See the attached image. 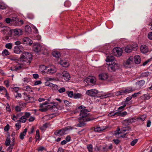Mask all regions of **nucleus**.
Here are the masks:
<instances>
[{"label":"nucleus","mask_w":152,"mask_h":152,"mask_svg":"<svg viewBox=\"0 0 152 152\" xmlns=\"http://www.w3.org/2000/svg\"><path fill=\"white\" fill-rule=\"evenodd\" d=\"M20 120L17 121L19 122H21L22 123H25L26 120V118L24 115L21 117L20 118Z\"/></svg>","instance_id":"nucleus-35"},{"label":"nucleus","mask_w":152,"mask_h":152,"mask_svg":"<svg viewBox=\"0 0 152 152\" xmlns=\"http://www.w3.org/2000/svg\"><path fill=\"white\" fill-rule=\"evenodd\" d=\"M10 138H7L5 143V145L6 146H9L10 144Z\"/></svg>","instance_id":"nucleus-41"},{"label":"nucleus","mask_w":152,"mask_h":152,"mask_svg":"<svg viewBox=\"0 0 152 152\" xmlns=\"http://www.w3.org/2000/svg\"><path fill=\"white\" fill-rule=\"evenodd\" d=\"M51 87H52L55 90H57L58 88V86L56 85H54L53 84V86H52Z\"/></svg>","instance_id":"nucleus-62"},{"label":"nucleus","mask_w":152,"mask_h":152,"mask_svg":"<svg viewBox=\"0 0 152 152\" xmlns=\"http://www.w3.org/2000/svg\"><path fill=\"white\" fill-rule=\"evenodd\" d=\"M145 81L143 80H141L139 81L136 83V85L137 87L139 88H140L145 84Z\"/></svg>","instance_id":"nucleus-22"},{"label":"nucleus","mask_w":152,"mask_h":152,"mask_svg":"<svg viewBox=\"0 0 152 152\" xmlns=\"http://www.w3.org/2000/svg\"><path fill=\"white\" fill-rule=\"evenodd\" d=\"M81 96V94L79 93L75 94L73 95V97L75 99L79 98H80Z\"/></svg>","instance_id":"nucleus-42"},{"label":"nucleus","mask_w":152,"mask_h":152,"mask_svg":"<svg viewBox=\"0 0 152 152\" xmlns=\"http://www.w3.org/2000/svg\"><path fill=\"white\" fill-rule=\"evenodd\" d=\"M66 93L67 94L69 97H72L73 96V93L72 91H68L66 92Z\"/></svg>","instance_id":"nucleus-44"},{"label":"nucleus","mask_w":152,"mask_h":152,"mask_svg":"<svg viewBox=\"0 0 152 152\" xmlns=\"http://www.w3.org/2000/svg\"><path fill=\"white\" fill-rule=\"evenodd\" d=\"M14 52L16 54H20L22 51L20 50V48L18 46H15L13 50Z\"/></svg>","instance_id":"nucleus-25"},{"label":"nucleus","mask_w":152,"mask_h":152,"mask_svg":"<svg viewBox=\"0 0 152 152\" xmlns=\"http://www.w3.org/2000/svg\"><path fill=\"white\" fill-rule=\"evenodd\" d=\"M58 74L60 77L68 81L70 79V76L69 73L66 71H63L61 73H59Z\"/></svg>","instance_id":"nucleus-6"},{"label":"nucleus","mask_w":152,"mask_h":152,"mask_svg":"<svg viewBox=\"0 0 152 152\" xmlns=\"http://www.w3.org/2000/svg\"><path fill=\"white\" fill-rule=\"evenodd\" d=\"M56 69L54 66L50 67H48L47 73L53 74L56 72Z\"/></svg>","instance_id":"nucleus-12"},{"label":"nucleus","mask_w":152,"mask_h":152,"mask_svg":"<svg viewBox=\"0 0 152 152\" xmlns=\"http://www.w3.org/2000/svg\"><path fill=\"white\" fill-rule=\"evenodd\" d=\"M93 119H82V118H79L78 121L79 123L77 124V126L79 127L85 126L86 124L85 123L86 121H88L92 120Z\"/></svg>","instance_id":"nucleus-5"},{"label":"nucleus","mask_w":152,"mask_h":152,"mask_svg":"<svg viewBox=\"0 0 152 152\" xmlns=\"http://www.w3.org/2000/svg\"><path fill=\"white\" fill-rule=\"evenodd\" d=\"M134 57L133 56H131L127 60L126 62V64L127 65H129L133 62Z\"/></svg>","instance_id":"nucleus-28"},{"label":"nucleus","mask_w":152,"mask_h":152,"mask_svg":"<svg viewBox=\"0 0 152 152\" xmlns=\"http://www.w3.org/2000/svg\"><path fill=\"white\" fill-rule=\"evenodd\" d=\"M36 133V134L35 137V138H36V141H37V140L38 139H39L40 137L39 131V130H37Z\"/></svg>","instance_id":"nucleus-43"},{"label":"nucleus","mask_w":152,"mask_h":152,"mask_svg":"<svg viewBox=\"0 0 152 152\" xmlns=\"http://www.w3.org/2000/svg\"><path fill=\"white\" fill-rule=\"evenodd\" d=\"M15 35H20L22 34V30L20 29H15L13 30Z\"/></svg>","instance_id":"nucleus-21"},{"label":"nucleus","mask_w":152,"mask_h":152,"mask_svg":"<svg viewBox=\"0 0 152 152\" xmlns=\"http://www.w3.org/2000/svg\"><path fill=\"white\" fill-rule=\"evenodd\" d=\"M115 94L116 95H119L123 94V91L121 90L118 92H116Z\"/></svg>","instance_id":"nucleus-63"},{"label":"nucleus","mask_w":152,"mask_h":152,"mask_svg":"<svg viewBox=\"0 0 152 152\" xmlns=\"http://www.w3.org/2000/svg\"><path fill=\"white\" fill-rule=\"evenodd\" d=\"M115 59L113 55H110L107 56L106 61L107 62H110L113 61Z\"/></svg>","instance_id":"nucleus-23"},{"label":"nucleus","mask_w":152,"mask_h":152,"mask_svg":"<svg viewBox=\"0 0 152 152\" xmlns=\"http://www.w3.org/2000/svg\"><path fill=\"white\" fill-rule=\"evenodd\" d=\"M138 48V46L137 45L134 46L129 45L127 46L125 48V50L126 52L127 53H130L132 51L136 50Z\"/></svg>","instance_id":"nucleus-7"},{"label":"nucleus","mask_w":152,"mask_h":152,"mask_svg":"<svg viewBox=\"0 0 152 152\" xmlns=\"http://www.w3.org/2000/svg\"><path fill=\"white\" fill-rule=\"evenodd\" d=\"M53 56L56 58H58L61 56V54L59 52L56 51H53L52 53Z\"/></svg>","instance_id":"nucleus-27"},{"label":"nucleus","mask_w":152,"mask_h":152,"mask_svg":"<svg viewBox=\"0 0 152 152\" xmlns=\"http://www.w3.org/2000/svg\"><path fill=\"white\" fill-rule=\"evenodd\" d=\"M12 23L16 25H18L19 23V20L17 17H12Z\"/></svg>","instance_id":"nucleus-18"},{"label":"nucleus","mask_w":152,"mask_h":152,"mask_svg":"<svg viewBox=\"0 0 152 152\" xmlns=\"http://www.w3.org/2000/svg\"><path fill=\"white\" fill-rule=\"evenodd\" d=\"M107 126H105L101 127H97L94 128V130L95 132H99L103 131L108 128Z\"/></svg>","instance_id":"nucleus-15"},{"label":"nucleus","mask_w":152,"mask_h":152,"mask_svg":"<svg viewBox=\"0 0 152 152\" xmlns=\"http://www.w3.org/2000/svg\"><path fill=\"white\" fill-rule=\"evenodd\" d=\"M129 120L130 124H131L132 123L134 122L135 121H136V117H134L130 119H129Z\"/></svg>","instance_id":"nucleus-49"},{"label":"nucleus","mask_w":152,"mask_h":152,"mask_svg":"<svg viewBox=\"0 0 152 152\" xmlns=\"http://www.w3.org/2000/svg\"><path fill=\"white\" fill-rule=\"evenodd\" d=\"M30 113L28 112H26L25 115H24L26 118H28L30 115Z\"/></svg>","instance_id":"nucleus-59"},{"label":"nucleus","mask_w":152,"mask_h":152,"mask_svg":"<svg viewBox=\"0 0 152 152\" xmlns=\"http://www.w3.org/2000/svg\"><path fill=\"white\" fill-rule=\"evenodd\" d=\"M131 130L129 126L123 128L122 129V131L123 132H126V131Z\"/></svg>","instance_id":"nucleus-54"},{"label":"nucleus","mask_w":152,"mask_h":152,"mask_svg":"<svg viewBox=\"0 0 152 152\" xmlns=\"http://www.w3.org/2000/svg\"><path fill=\"white\" fill-rule=\"evenodd\" d=\"M72 129V128L70 126H68L62 129L56 130L54 132V134L56 136H61L64 134H65V132L67 130Z\"/></svg>","instance_id":"nucleus-3"},{"label":"nucleus","mask_w":152,"mask_h":152,"mask_svg":"<svg viewBox=\"0 0 152 152\" xmlns=\"http://www.w3.org/2000/svg\"><path fill=\"white\" fill-rule=\"evenodd\" d=\"M113 52L115 54V56H121L122 53L123 51L120 48H114L113 50Z\"/></svg>","instance_id":"nucleus-9"},{"label":"nucleus","mask_w":152,"mask_h":152,"mask_svg":"<svg viewBox=\"0 0 152 152\" xmlns=\"http://www.w3.org/2000/svg\"><path fill=\"white\" fill-rule=\"evenodd\" d=\"M60 64L64 67H66L68 65V63L65 61H60Z\"/></svg>","instance_id":"nucleus-31"},{"label":"nucleus","mask_w":152,"mask_h":152,"mask_svg":"<svg viewBox=\"0 0 152 152\" xmlns=\"http://www.w3.org/2000/svg\"><path fill=\"white\" fill-rule=\"evenodd\" d=\"M108 77V75L106 73H102L99 75V79L101 80H106Z\"/></svg>","instance_id":"nucleus-14"},{"label":"nucleus","mask_w":152,"mask_h":152,"mask_svg":"<svg viewBox=\"0 0 152 152\" xmlns=\"http://www.w3.org/2000/svg\"><path fill=\"white\" fill-rule=\"evenodd\" d=\"M120 65L117 63L114 62L111 64H109L107 68L110 72H115L120 68Z\"/></svg>","instance_id":"nucleus-2"},{"label":"nucleus","mask_w":152,"mask_h":152,"mask_svg":"<svg viewBox=\"0 0 152 152\" xmlns=\"http://www.w3.org/2000/svg\"><path fill=\"white\" fill-rule=\"evenodd\" d=\"M148 38L150 39H152V32L150 33L148 35Z\"/></svg>","instance_id":"nucleus-64"},{"label":"nucleus","mask_w":152,"mask_h":152,"mask_svg":"<svg viewBox=\"0 0 152 152\" xmlns=\"http://www.w3.org/2000/svg\"><path fill=\"white\" fill-rule=\"evenodd\" d=\"M16 128L17 129V130H18L20 127V123L19 122H18L15 125Z\"/></svg>","instance_id":"nucleus-56"},{"label":"nucleus","mask_w":152,"mask_h":152,"mask_svg":"<svg viewBox=\"0 0 152 152\" xmlns=\"http://www.w3.org/2000/svg\"><path fill=\"white\" fill-rule=\"evenodd\" d=\"M5 47L8 49H11L12 48V43H7L5 45Z\"/></svg>","instance_id":"nucleus-45"},{"label":"nucleus","mask_w":152,"mask_h":152,"mask_svg":"<svg viewBox=\"0 0 152 152\" xmlns=\"http://www.w3.org/2000/svg\"><path fill=\"white\" fill-rule=\"evenodd\" d=\"M88 81H90V83L93 84L95 83L96 80L95 78H88Z\"/></svg>","instance_id":"nucleus-48"},{"label":"nucleus","mask_w":152,"mask_h":152,"mask_svg":"<svg viewBox=\"0 0 152 152\" xmlns=\"http://www.w3.org/2000/svg\"><path fill=\"white\" fill-rule=\"evenodd\" d=\"M5 21L7 23H9L10 22L12 23V19H10L9 18H7L5 19Z\"/></svg>","instance_id":"nucleus-60"},{"label":"nucleus","mask_w":152,"mask_h":152,"mask_svg":"<svg viewBox=\"0 0 152 152\" xmlns=\"http://www.w3.org/2000/svg\"><path fill=\"white\" fill-rule=\"evenodd\" d=\"M122 123L124 126H127L130 124L129 120V119H127L124 120L122 122Z\"/></svg>","instance_id":"nucleus-30"},{"label":"nucleus","mask_w":152,"mask_h":152,"mask_svg":"<svg viewBox=\"0 0 152 152\" xmlns=\"http://www.w3.org/2000/svg\"><path fill=\"white\" fill-rule=\"evenodd\" d=\"M48 67L46 66L42 65L40 66L39 70L40 72L45 73H47V72Z\"/></svg>","instance_id":"nucleus-16"},{"label":"nucleus","mask_w":152,"mask_h":152,"mask_svg":"<svg viewBox=\"0 0 152 152\" xmlns=\"http://www.w3.org/2000/svg\"><path fill=\"white\" fill-rule=\"evenodd\" d=\"M65 91V88L64 87H62V88H60L59 90H58V92L60 93H62L64 92Z\"/></svg>","instance_id":"nucleus-55"},{"label":"nucleus","mask_w":152,"mask_h":152,"mask_svg":"<svg viewBox=\"0 0 152 152\" xmlns=\"http://www.w3.org/2000/svg\"><path fill=\"white\" fill-rule=\"evenodd\" d=\"M24 88L26 89V91L32 92V90L31 89L29 86H27L24 87Z\"/></svg>","instance_id":"nucleus-52"},{"label":"nucleus","mask_w":152,"mask_h":152,"mask_svg":"<svg viewBox=\"0 0 152 152\" xmlns=\"http://www.w3.org/2000/svg\"><path fill=\"white\" fill-rule=\"evenodd\" d=\"M15 110L17 112H20L21 110V107L18 106H16L15 107Z\"/></svg>","instance_id":"nucleus-57"},{"label":"nucleus","mask_w":152,"mask_h":152,"mask_svg":"<svg viewBox=\"0 0 152 152\" xmlns=\"http://www.w3.org/2000/svg\"><path fill=\"white\" fill-rule=\"evenodd\" d=\"M87 148H88L89 152H93V146L91 144H90L87 145Z\"/></svg>","instance_id":"nucleus-39"},{"label":"nucleus","mask_w":152,"mask_h":152,"mask_svg":"<svg viewBox=\"0 0 152 152\" xmlns=\"http://www.w3.org/2000/svg\"><path fill=\"white\" fill-rule=\"evenodd\" d=\"M146 117V116L145 115H141L138 117H136L137 121H144L145 120Z\"/></svg>","instance_id":"nucleus-19"},{"label":"nucleus","mask_w":152,"mask_h":152,"mask_svg":"<svg viewBox=\"0 0 152 152\" xmlns=\"http://www.w3.org/2000/svg\"><path fill=\"white\" fill-rule=\"evenodd\" d=\"M2 55L4 56H7L9 55L10 53H9L8 51L6 49H5L2 51Z\"/></svg>","instance_id":"nucleus-40"},{"label":"nucleus","mask_w":152,"mask_h":152,"mask_svg":"<svg viewBox=\"0 0 152 152\" xmlns=\"http://www.w3.org/2000/svg\"><path fill=\"white\" fill-rule=\"evenodd\" d=\"M124 102H122L121 104H123V105L119 107L118 108V110L122 109L126 107V103H124Z\"/></svg>","instance_id":"nucleus-58"},{"label":"nucleus","mask_w":152,"mask_h":152,"mask_svg":"<svg viewBox=\"0 0 152 152\" xmlns=\"http://www.w3.org/2000/svg\"><path fill=\"white\" fill-rule=\"evenodd\" d=\"M127 114V112L126 111H124L122 113H120L118 112V116H123Z\"/></svg>","instance_id":"nucleus-46"},{"label":"nucleus","mask_w":152,"mask_h":152,"mask_svg":"<svg viewBox=\"0 0 152 152\" xmlns=\"http://www.w3.org/2000/svg\"><path fill=\"white\" fill-rule=\"evenodd\" d=\"M30 40V39L29 38L27 37H25L23 39V43L24 44H27Z\"/></svg>","instance_id":"nucleus-32"},{"label":"nucleus","mask_w":152,"mask_h":152,"mask_svg":"<svg viewBox=\"0 0 152 152\" xmlns=\"http://www.w3.org/2000/svg\"><path fill=\"white\" fill-rule=\"evenodd\" d=\"M32 55L28 52L23 53L20 57V61L25 62V64H29L32 60Z\"/></svg>","instance_id":"nucleus-1"},{"label":"nucleus","mask_w":152,"mask_h":152,"mask_svg":"<svg viewBox=\"0 0 152 152\" xmlns=\"http://www.w3.org/2000/svg\"><path fill=\"white\" fill-rule=\"evenodd\" d=\"M118 112L113 113V112H111L109 113L108 116L110 117L114 116L116 115H118Z\"/></svg>","instance_id":"nucleus-53"},{"label":"nucleus","mask_w":152,"mask_h":152,"mask_svg":"<svg viewBox=\"0 0 152 152\" xmlns=\"http://www.w3.org/2000/svg\"><path fill=\"white\" fill-rule=\"evenodd\" d=\"M21 68V66L20 64H18L16 66L12 67L11 70L12 71H18L20 70Z\"/></svg>","instance_id":"nucleus-17"},{"label":"nucleus","mask_w":152,"mask_h":152,"mask_svg":"<svg viewBox=\"0 0 152 152\" xmlns=\"http://www.w3.org/2000/svg\"><path fill=\"white\" fill-rule=\"evenodd\" d=\"M9 31H10V28L8 27H6L5 28H4L1 31V32L3 34H6Z\"/></svg>","instance_id":"nucleus-36"},{"label":"nucleus","mask_w":152,"mask_h":152,"mask_svg":"<svg viewBox=\"0 0 152 152\" xmlns=\"http://www.w3.org/2000/svg\"><path fill=\"white\" fill-rule=\"evenodd\" d=\"M27 131V129L26 128L24 130L23 132L20 133V137L21 139L23 140L24 138V136L26 135V134Z\"/></svg>","instance_id":"nucleus-26"},{"label":"nucleus","mask_w":152,"mask_h":152,"mask_svg":"<svg viewBox=\"0 0 152 152\" xmlns=\"http://www.w3.org/2000/svg\"><path fill=\"white\" fill-rule=\"evenodd\" d=\"M140 50L141 52L143 53H147L148 51V48L145 45H142L141 46Z\"/></svg>","instance_id":"nucleus-13"},{"label":"nucleus","mask_w":152,"mask_h":152,"mask_svg":"<svg viewBox=\"0 0 152 152\" xmlns=\"http://www.w3.org/2000/svg\"><path fill=\"white\" fill-rule=\"evenodd\" d=\"M14 145V144H10V146L8 147V148L7 149V150L8 152H11Z\"/></svg>","instance_id":"nucleus-47"},{"label":"nucleus","mask_w":152,"mask_h":152,"mask_svg":"<svg viewBox=\"0 0 152 152\" xmlns=\"http://www.w3.org/2000/svg\"><path fill=\"white\" fill-rule=\"evenodd\" d=\"M49 106L50 105H48L46 106L45 108H41L39 109V110L42 112H45L47 111L48 110L50 109Z\"/></svg>","instance_id":"nucleus-33"},{"label":"nucleus","mask_w":152,"mask_h":152,"mask_svg":"<svg viewBox=\"0 0 152 152\" xmlns=\"http://www.w3.org/2000/svg\"><path fill=\"white\" fill-rule=\"evenodd\" d=\"M141 98L144 100H148L150 99L151 97L148 94H146L143 95L141 96Z\"/></svg>","instance_id":"nucleus-29"},{"label":"nucleus","mask_w":152,"mask_h":152,"mask_svg":"<svg viewBox=\"0 0 152 152\" xmlns=\"http://www.w3.org/2000/svg\"><path fill=\"white\" fill-rule=\"evenodd\" d=\"M98 93L97 90L96 89H91L88 90L86 91V94L91 96H96Z\"/></svg>","instance_id":"nucleus-10"},{"label":"nucleus","mask_w":152,"mask_h":152,"mask_svg":"<svg viewBox=\"0 0 152 152\" xmlns=\"http://www.w3.org/2000/svg\"><path fill=\"white\" fill-rule=\"evenodd\" d=\"M6 5L3 3L0 2V9L4 10L6 9Z\"/></svg>","instance_id":"nucleus-38"},{"label":"nucleus","mask_w":152,"mask_h":152,"mask_svg":"<svg viewBox=\"0 0 152 152\" xmlns=\"http://www.w3.org/2000/svg\"><path fill=\"white\" fill-rule=\"evenodd\" d=\"M89 111L85 109H83L80 111V115L81 117L79 118H82V119H88L90 118H89L87 117L89 113L88 112Z\"/></svg>","instance_id":"nucleus-8"},{"label":"nucleus","mask_w":152,"mask_h":152,"mask_svg":"<svg viewBox=\"0 0 152 152\" xmlns=\"http://www.w3.org/2000/svg\"><path fill=\"white\" fill-rule=\"evenodd\" d=\"M133 59L135 63L138 64L140 63L141 61L140 56H136L134 57Z\"/></svg>","instance_id":"nucleus-20"},{"label":"nucleus","mask_w":152,"mask_h":152,"mask_svg":"<svg viewBox=\"0 0 152 152\" xmlns=\"http://www.w3.org/2000/svg\"><path fill=\"white\" fill-rule=\"evenodd\" d=\"M24 99L28 102L32 103L34 102L33 95H29L26 92L23 93Z\"/></svg>","instance_id":"nucleus-4"},{"label":"nucleus","mask_w":152,"mask_h":152,"mask_svg":"<svg viewBox=\"0 0 152 152\" xmlns=\"http://www.w3.org/2000/svg\"><path fill=\"white\" fill-rule=\"evenodd\" d=\"M41 49V47L40 44H34L33 46V49L34 50L37 52H38L40 51Z\"/></svg>","instance_id":"nucleus-11"},{"label":"nucleus","mask_w":152,"mask_h":152,"mask_svg":"<svg viewBox=\"0 0 152 152\" xmlns=\"http://www.w3.org/2000/svg\"><path fill=\"white\" fill-rule=\"evenodd\" d=\"M132 91L131 88H128L124 90H122V91H123V94L124 93H129L132 92Z\"/></svg>","instance_id":"nucleus-37"},{"label":"nucleus","mask_w":152,"mask_h":152,"mask_svg":"<svg viewBox=\"0 0 152 152\" xmlns=\"http://www.w3.org/2000/svg\"><path fill=\"white\" fill-rule=\"evenodd\" d=\"M25 31L27 33H30L31 31V28L28 26L27 25L25 26Z\"/></svg>","instance_id":"nucleus-34"},{"label":"nucleus","mask_w":152,"mask_h":152,"mask_svg":"<svg viewBox=\"0 0 152 152\" xmlns=\"http://www.w3.org/2000/svg\"><path fill=\"white\" fill-rule=\"evenodd\" d=\"M118 129L117 130H116L115 132V136L116 137L118 138H119L121 137V135L120 134L122 133V132H119L120 131V129L119 128H118Z\"/></svg>","instance_id":"nucleus-24"},{"label":"nucleus","mask_w":152,"mask_h":152,"mask_svg":"<svg viewBox=\"0 0 152 152\" xmlns=\"http://www.w3.org/2000/svg\"><path fill=\"white\" fill-rule=\"evenodd\" d=\"M45 85L46 86L51 87L53 86V83H50L49 81H47L45 83Z\"/></svg>","instance_id":"nucleus-51"},{"label":"nucleus","mask_w":152,"mask_h":152,"mask_svg":"<svg viewBox=\"0 0 152 152\" xmlns=\"http://www.w3.org/2000/svg\"><path fill=\"white\" fill-rule=\"evenodd\" d=\"M138 141V139H135L133 140L131 142V145L132 146H134L136 143Z\"/></svg>","instance_id":"nucleus-50"},{"label":"nucleus","mask_w":152,"mask_h":152,"mask_svg":"<svg viewBox=\"0 0 152 152\" xmlns=\"http://www.w3.org/2000/svg\"><path fill=\"white\" fill-rule=\"evenodd\" d=\"M64 103L66 106H69L70 104H71V103L69 102V101L66 100L64 102Z\"/></svg>","instance_id":"nucleus-61"}]
</instances>
